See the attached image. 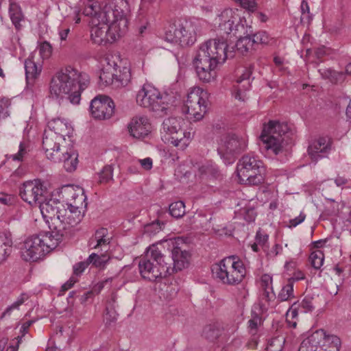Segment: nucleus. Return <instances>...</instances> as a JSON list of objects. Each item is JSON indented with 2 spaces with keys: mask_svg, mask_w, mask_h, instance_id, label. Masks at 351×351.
Masks as SVG:
<instances>
[{
  "mask_svg": "<svg viewBox=\"0 0 351 351\" xmlns=\"http://www.w3.org/2000/svg\"><path fill=\"white\" fill-rule=\"evenodd\" d=\"M233 58L234 47L230 50L223 38L206 41L201 45L193 60L197 77L203 82H211L216 77L217 66Z\"/></svg>",
  "mask_w": 351,
  "mask_h": 351,
  "instance_id": "nucleus-1",
  "label": "nucleus"
},
{
  "mask_svg": "<svg viewBox=\"0 0 351 351\" xmlns=\"http://www.w3.org/2000/svg\"><path fill=\"white\" fill-rule=\"evenodd\" d=\"M89 84V77L85 73L67 66L51 80L50 93L56 97L66 99L73 104H78L81 93Z\"/></svg>",
  "mask_w": 351,
  "mask_h": 351,
  "instance_id": "nucleus-2",
  "label": "nucleus"
},
{
  "mask_svg": "<svg viewBox=\"0 0 351 351\" xmlns=\"http://www.w3.org/2000/svg\"><path fill=\"white\" fill-rule=\"evenodd\" d=\"M130 12L127 0H104L98 5L91 4L86 6L83 14L93 16L111 25L112 31L126 32L128 30V16Z\"/></svg>",
  "mask_w": 351,
  "mask_h": 351,
  "instance_id": "nucleus-3",
  "label": "nucleus"
},
{
  "mask_svg": "<svg viewBox=\"0 0 351 351\" xmlns=\"http://www.w3.org/2000/svg\"><path fill=\"white\" fill-rule=\"evenodd\" d=\"M71 139L45 130L43 138V148L47 158L54 162H63L64 169L73 172L77 169L78 154L70 143Z\"/></svg>",
  "mask_w": 351,
  "mask_h": 351,
  "instance_id": "nucleus-4",
  "label": "nucleus"
},
{
  "mask_svg": "<svg viewBox=\"0 0 351 351\" xmlns=\"http://www.w3.org/2000/svg\"><path fill=\"white\" fill-rule=\"evenodd\" d=\"M60 243L59 239L49 232L32 235L21 245V257L25 261H36L56 249Z\"/></svg>",
  "mask_w": 351,
  "mask_h": 351,
  "instance_id": "nucleus-5",
  "label": "nucleus"
},
{
  "mask_svg": "<svg viewBox=\"0 0 351 351\" xmlns=\"http://www.w3.org/2000/svg\"><path fill=\"white\" fill-rule=\"evenodd\" d=\"M292 134L291 128L287 123L269 121L263 125L260 139L267 151L278 155L283 152Z\"/></svg>",
  "mask_w": 351,
  "mask_h": 351,
  "instance_id": "nucleus-6",
  "label": "nucleus"
},
{
  "mask_svg": "<svg viewBox=\"0 0 351 351\" xmlns=\"http://www.w3.org/2000/svg\"><path fill=\"white\" fill-rule=\"evenodd\" d=\"M166 257L158 248L150 246L138 262V269L141 276L149 281H156L169 274V266Z\"/></svg>",
  "mask_w": 351,
  "mask_h": 351,
  "instance_id": "nucleus-7",
  "label": "nucleus"
},
{
  "mask_svg": "<svg viewBox=\"0 0 351 351\" xmlns=\"http://www.w3.org/2000/svg\"><path fill=\"white\" fill-rule=\"evenodd\" d=\"M167 94H161L155 87L145 84L136 95L137 104L148 108L156 117H163L169 112L171 105Z\"/></svg>",
  "mask_w": 351,
  "mask_h": 351,
  "instance_id": "nucleus-8",
  "label": "nucleus"
},
{
  "mask_svg": "<svg viewBox=\"0 0 351 351\" xmlns=\"http://www.w3.org/2000/svg\"><path fill=\"white\" fill-rule=\"evenodd\" d=\"M212 271L216 278L228 285L240 283L246 274L242 261L234 256L224 258L219 263L214 265Z\"/></svg>",
  "mask_w": 351,
  "mask_h": 351,
  "instance_id": "nucleus-9",
  "label": "nucleus"
},
{
  "mask_svg": "<svg viewBox=\"0 0 351 351\" xmlns=\"http://www.w3.org/2000/svg\"><path fill=\"white\" fill-rule=\"evenodd\" d=\"M264 171L263 162L254 156L245 155L237 164V176L240 182L245 184L258 185L262 183Z\"/></svg>",
  "mask_w": 351,
  "mask_h": 351,
  "instance_id": "nucleus-10",
  "label": "nucleus"
},
{
  "mask_svg": "<svg viewBox=\"0 0 351 351\" xmlns=\"http://www.w3.org/2000/svg\"><path fill=\"white\" fill-rule=\"evenodd\" d=\"M184 123V120L180 117H169L165 119L162 123L163 141L184 149L189 144L191 133L183 130Z\"/></svg>",
  "mask_w": 351,
  "mask_h": 351,
  "instance_id": "nucleus-11",
  "label": "nucleus"
},
{
  "mask_svg": "<svg viewBox=\"0 0 351 351\" xmlns=\"http://www.w3.org/2000/svg\"><path fill=\"white\" fill-rule=\"evenodd\" d=\"M167 41L184 47L191 46L196 40L193 23L186 20H177L169 25L165 34Z\"/></svg>",
  "mask_w": 351,
  "mask_h": 351,
  "instance_id": "nucleus-12",
  "label": "nucleus"
},
{
  "mask_svg": "<svg viewBox=\"0 0 351 351\" xmlns=\"http://www.w3.org/2000/svg\"><path fill=\"white\" fill-rule=\"evenodd\" d=\"M208 100L206 91L199 87L191 88L184 104L188 118L194 121L201 120L207 111Z\"/></svg>",
  "mask_w": 351,
  "mask_h": 351,
  "instance_id": "nucleus-13",
  "label": "nucleus"
},
{
  "mask_svg": "<svg viewBox=\"0 0 351 351\" xmlns=\"http://www.w3.org/2000/svg\"><path fill=\"white\" fill-rule=\"evenodd\" d=\"M91 17L90 23L91 25L90 36L91 39L95 44L106 45V43H112L118 38L122 36L125 32H119L118 31H112L111 25L98 18L93 16Z\"/></svg>",
  "mask_w": 351,
  "mask_h": 351,
  "instance_id": "nucleus-14",
  "label": "nucleus"
},
{
  "mask_svg": "<svg viewBox=\"0 0 351 351\" xmlns=\"http://www.w3.org/2000/svg\"><path fill=\"white\" fill-rule=\"evenodd\" d=\"M60 213H59L60 221L61 228L55 229L54 235L60 242L62 238L66 236L71 228L77 225L82 219V216L81 214L82 208H75L72 206H65L62 204L60 208Z\"/></svg>",
  "mask_w": 351,
  "mask_h": 351,
  "instance_id": "nucleus-15",
  "label": "nucleus"
},
{
  "mask_svg": "<svg viewBox=\"0 0 351 351\" xmlns=\"http://www.w3.org/2000/svg\"><path fill=\"white\" fill-rule=\"evenodd\" d=\"M47 193V188L39 180L26 181L19 187L20 197L32 206H37L46 200Z\"/></svg>",
  "mask_w": 351,
  "mask_h": 351,
  "instance_id": "nucleus-16",
  "label": "nucleus"
},
{
  "mask_svg": "<svg viewBox=\"0 0 351 351\" xmlns=\"http://www.w3.org/2000/svg\"><path fill=\"white\" fill-rule=\"evenodd\" d=\"M219 27L217 31L220 34L217 38H223L227 43V38H224L223 34L227 36L231 32L236 34L244 30L243 20L232 9H226L219 15Z\"/></svg>",
  "mask_w": 351,
  "mask_h": 351,
  "instance_id": "nucleus-17",
  "label": "nucleus"
},
{
  "mask_svg": "<svg viewBox=\"0 0 351 351\" xmlns=\"http://www.w3.org/2000/svg\"><path fill=\"white\" fill-rule=\"evenodd\" d=\"M246 147L245 138L236 134H228L221 139L217 152L222 158L231 162L232 156L244 151Z\"/></svg>",
  "mask_w": 351,
  "mask_h": 351,
  "instance_id": "nucleus-18",
  "label": "nucleus"
},
{
  "mask_svg": "<svg viewBox=\"0 0 351 351\" xmlns=\"http://www.w3.org/2000/svg\"><path fill=\"white\" fill-rule=\"evenodd\" d=\"M62 203L54 199L42 201L37 206H39L40 213L43 217L48 223L49 228L51 230L49 232L54 234L55 229L60 228L59 213H60V208H62Z\"/></svg>",
  "mask_w": 351,
  "mask_h": 351,
  "instance_id": "nucleus-19",
  "label": "nucleus"
},
{
  "mask_svg": "<svg viewBox=\"0 0 351 351\" xmlns=\"http://www.w3.org/2000/svg\"><path fill=\"white\" fill-rule=\"evenodd\" d=\"M114 104L106 95H98L90 102V109L95 119H106L110 118L114 112Z\"/></svg>",
  "mask_w": 351,
  "mask_h": 351,
  "instance_id": "nucleus-20",
  "label": "nucleus"
},
{
  "mask_svg": "<svg viewBox=\"0 0 351 351\" xmlns=\"http://www.w3.org/2000/svg\"><path fill=\"white\" fill-rule=\"evenodd\" d=\"M178 245V241H171L170 245L172 247L171 258L170 259L169 257L167 261L169 266V275L175 271H181L189 265L190 253L186 250H182Z\"/></svg>",
  "mask_w": 351,
  "mask_h": 351,
  "instance_id": "nucleus-21",
  "label": "nucleus"
},
{
  "mask_svg": "<svg viewBox=\"0 0 351 351\" xmlns=\"http://www.w3.org/2000/svg\"><path fill=\"white\" fill-rule=\"evenodd\" d=\"M332 139L328 136H322L312 141L308 147V153L312 160L326 157L331 150Z\"/></svg>",
  "mask_w": 351,
  "mask_h": 351,
  "instance_id": "nucleus-22",
  "label": "nucleus"
},
{
  "mask_svg": "<svg viewBox=\"0 0 351 351\" xmlns=\"http://www.w3.org/2000/svg\"><path fill=\"white\" fill-rule=\"evenodd\" d=\"M66 202V206H72L75 208H82L86 200L84 189L78 186L65 185L60 192Z\"/></svg>",
  "mask_w": 351,
  "mask_h": 351,
  "instance_id": "nucleus-23",
  "label": "nucleus"
},
{
  "mask_svg": "<svg viewBox=\"0 0 351 351\" xmlns=\"http://www.w3.org/2000/svg\"><path fill=\"white\" fill-rule=\"evenodd\" d=\"M128 131L133 138L141 139L147 136L151 132V124L146 117H134L128 124Z\"/></svg>",
  "mask_w": 351,
  "mask_h": 351,
  "instance_id": "nucleus-24",
  "label": "nucleus"
},
{
  "mask_svg": "<svg viewBox=\"0 0 351 351\" xmlns=\"http://www.w3.org/2000/svg\"><path fill=\"white\" fill-rule=\"evenodd\" d=\"M112 237L108 229L101 228L97 230L88 241V246L91 249H100L101 252H107Z\"/></svg>",
  "mask_w": 351,
  "mask_h": 351,
  "instance_id": "nucleus-25",
  "label": "nucleus"
},
{
  "mask_svg": "<svg viewBox=\"0 0 351 351\" xmlns=\"http://www.w3.org/2000/svg\"><path fill=\"white\" fill-rule=\"evenodd\" d=\"M252 66L246 69L245 72L237 80V85L234 86L233 95L235 99L240 101H245L247 97L246 91L250 88V84L248 81L250 75H252Z\"/></svg>",
  "mask_w": 351,
  "mask_h": 351,
  "instance_id": "nucleus-26",
  "label": "nucleus"
},
{
  "mask_svg": "<svg viewBox=\"0 0 351 351\" xmlns=\"http://www.w3.org/2000/svg\"><path fill=\"white\" fill-rule=\"evenodd\" d=\"M47 129L46 131H51L55 134H58L64 138L67 136L70 138L73 129L70 123L64 119L60 118L53 119L48 122Z\"/></svg>",
  "mask_w": 351,
  "mask_h": 351,
  "instance_id": "nucleus-27",
  "label": "nucleus"
},
{
  "mask_svg": "<svg viewBox=\"0 0 351 351\" xmlns=\"http://www.w3.org/2000/svg\"><path fill=\"white\" fill-rule=\"evenodd\" d=\"M315 332H322V339L319 341L320 351H339L341 345L340 339L335 335H326L324 330H318Z\"/></svg>",
  "mask_w": 351,
  "mask_h": 351,
  "instance_id": "nucleus-28",
  "label": "nucleus"
},
{
  "mask_svg": "<svg viewBox=\"0 0 351 351\" xmlns=\"http://www.w3.org/2000/svg\"><path fill=\"white\" fill-rule=\"evenodd\" d=\"M322 338V332H313L302 341L298 351H320L319 342Z\"/></svg>",
  "mask_w": 351,
  "mask_h": 351,
  "instance_id": "nucleus-29",
  "label": "nucleus"
},
{
  "mask_svg": "<svg viewBox=\"0 0 351 351\" xmlns=\"http://www.w3.org/2000/svg\"><path fill=\"white\" fill-rule=\"evenodd\" d=\"M12 239L8 232H0V264L4 262L12 250Z\"/></svg>",
  "mask_w": 351,
  "mask_h": 351,
  "instance_id": "nucleus-30",
  "label": "nucleus"
},
{
  "mask_svg": "<svg viewBox=\"0 0 351 351\" xmlns=\"http://www.w3.org/2000/svg\"><path fill=\"white\" fill-rule=\"evenodd\" d=\"M227 45L230 50H232L234 47V56L235 55V48L237 51L242 55H245L256 49L254 43H252L251 36L250 35L239 38L237 43L233 46H230L228 43Z\"/></svg>",
  "mask_w": 351,
  "mask_h": 351,
  "instance_id": "nucleus-31",
  "label": "nucleus"
},
{
  "mask_svg": "<svg viewBox=\"0 0 351 351\" xmlns=\"http://www.w3.org/2000/svg\"><path fill=\"white\" fill-rule=\"evenodd\" d=\"M25 69L27 84L33 83L42 71V66L37 64L33 60V56L29 57L25 61Z\"/></svg>",
  "mask_w": 351,
  "mask_h": 351,
  "instance_id": "nucleus-32",
  "label": "nucleus"
},
{
  "mask_svg": "<svg viewBox=\"0 0 351 351\" xmlns=\"http://www.w3.org/2000/svg\"><path fill=\"white\" fill-rule=\"evenodd\" d=\"M9 16L11 21L16 30L21 29L22 22L25 21V16L22 12L21 6L14 2H11L9 6Z\"/></svg>",
  "mask_w": 351,
  "mask_h": 351,
  "instance_id": "nucleus-33",
  "label": "nucleus"
},
{
  "mask_svg": "<svg viewBox=\"0 0 351 351\" xmlns=\"http://www.w3.org/2000/svg\"><path fill=\"white\" fill-rule=\"evenodd\" d=\"M198 176L202 178L217 179L220 177V172L216 165L210 162L198 165Z\"/></svg>",
  "mask_w": 351,
  "mask_h": 351,
  "instance_id": "nucleus-34",
  "label": "nucleus"
},
{
  "mask_svg": "<svg viewBox=\"0 0 351 351\" xmlns=\"http://www.w3.org/2000/svg\"><path fill=\"white\" fill-rule=\"evenodd\" d=\"M221 326L218 322L206 325L202 330V336L210 341H215L221 334Z\"/></svg>",
  "mask_w": 351,
  "mask_h": 351,
  "instance_id": "nucleus-35",
  "label": "nucleus"
},
{
  "mask_svg": "<svg viewBox=\"0 0 351 351\" xmlns=\"http://www.w3.org/2000/svg\"><path fill=\"white\" fill-rule=\"evenodd\" d=\"M319 72L322 77L328 79L334 84L342 82L345 79V74L343 72H337L331 69H320Z\"/></svg>",
  "mask_w": 351,
  "mask_h": 351,
  "instance_id": "nucleus-36",
  "label": "nucleus"
},
{
  "mask_svg": "<svg viewBox=\"0 0 351 351\" xmlns=\"http://www.w3.org/2000/svg\"><path fill=\"white\" fill-rule=\"evenodd\" d=\"M110 259V256L104 252L100 254L92 253L89 255L88 261L95 267L104 268Z\"/></svg>",
  "mask_w": 351,
  "mask_h": 351,
  "instance_id": "nucleus-37",
  "label": "nucleus"
},
{
  "mask_svg": "<svg viewBox=\"0 0 351 351\" xmlns=\"http://www.w3.org/2000/svg\"><path fill=\"white\" fill-rule=\"evenodd\" d=\"M119 74H115V86L125 87L129 84L131 81V73L129 67L123 66L119 71Z\"/></svg>",
  "mask_w": 351,
  "mask_h": 351,
  "instance_id": "nucleus-38",
  "label": "nucleus"
},
{
  "mask_svg": "<svg viewBox=\"0 0 351 351\" xmlns=\"http://www.w3.org/2000/svg\"><path fill=\"white\" fill-rule=\"evenodd\" d=\"M285 343V337L283 335L274 336L268 341L267 351H282Z\"/></svg>",
  "mask_w": 351,
  "mask_h": 351,
  "instance_id": "nucleus-39",
  "label": "nucleus"
},
{
  "mask_svg": "<svg viewBox=\"0 0 351 351\" xmlns=\"http://www.w3.org/2000/svg\"><path fill=\"white\" fill-rule=\"evenodd\" d=\"M171 215L175 218H180L185 214V205L182 201L171 203L169 206Z\"/></svg>",
  "mask_w": 351,
  "mask_h": 351,
  "instance_id": "nucleus-40",
  "label": "nucleus"
},
{
  "mask_svg": "<svg viewBox=\"0 0 351 351\" xmlns=\"http://www.w3.org/2000/svg\"><path fill=\"white\" fill-rule=\"evenodd\" d=\"M293 297V279H289L288 282L281 289L278 295V299L280 301H287Z\"/></svg>",
  "mask_w": 351,
  "mask_h": 351,
  "instance_id": "nucleus-41",
  "label": "nucleus"
},
{
  "mask_svg": "<svg viewBox=\"0 0 351 351\" xmlns=\"http://www.w3.org/2000/svg\"><path fill=\"white\" fill-rule=\"evenodd\" d=\"M309 261L313 268L315 269H320L324 261V253L321 250L313 252L310 254Z\"/></svg>",
  "mask_w": 351,
  "mask_h": 351,
  "instance_id": "nucleus-42",
  "label": "nucleus"
},
{
  "mask_svg": "<svg viewBox=\"0 0 351 351\" xmlns=\"http://www.w3.org/2000/svg\"><path fill=\"white\" fill-rule=\"evenodd\" d=\"M115 73L112 71H109L108 68H105L102 69L100 73L99 80L100 82L104 86H108L110 84H114L115 86Z\"/></svg>",
  "mask_w": 351,
  "mask_h": 351,
  "instance_id": "nucleus-43",
  "label": "nucleus"
},
{
  "mask_svg": "<svg viewBox=\"0 0 351 351\" xmlns=\"http://www.w3.org/2000/svg\"><path fill=\"white\" fill-rule=\"evenodd\" d=\"M251 38L252 39V43H254L255 47L260 44L267 45L269 43L270 40L269 35L267 34V32L264 31L258 32L252 35Z\"/></svg>",
  "mask_w": 351,
  "mask_h": 351,
  "instance_id": "nucleus-44",
  "label": "nucleus"
},
{
  "mask_svg": "<svg viewBox=\"0 0 351 351\" xmlns=\"http://www.w3.org/2000/svg\"><path fill=\"white\" fill-rule=\"evenodd\" d=\"M29 298L28 295L25 293H23L20 297L14 302L12 305L8 306L5 311L2 313L1 318H3L6 315H10L11 312L14 309H17L21 304L24 303L25 300Z\"/></svg>",
  "mask_w": 351,
  "mask_h": 351,
  "instance_id": "nucleus-45",
  "label": "nucleus"
},
{
  "mask_svg": "<svg viewBox=\"0 0 351 351\" xmlns=\"http://www.w3.org/2000/svg\"><path fill=\"white\" fill-rule=\"evenodd\" d=\"M112 167L110 165L105 166L99 173V182L101 183H106L112 180Z\"/></svg>",
  "mask_w": 351,
  "mask_h": 351,
  "instance_id": "nucleus-46",
  "label": "nucleus"
},
{
  "mask_svg": "<svg viewBox=\"0 0 351 351\" xmlns=\"http://www.w3.org/2000/svg\"><path fill=\"white\" fill-rule=\"evenodd\" d=\"M239 215H242L246 221L251 222L255 219L256 212L252 207H245L239 210Z\"/></svg>",
  "mask_w": 351,
  "mask_h": 351,
  "instance_id": "nucleus-47",
  "label": "nucleus"
},
{
  "mask_svg": "<svg viewBox=\"0 0 351 351\" xmlns=\"http://www.w3.org/2000/svg\"><path fill=\"white\" fill-rule=\"evenodd\" d=\"M117 308H113L112 306H106L105 319L107 324H110L117 319L119 314L117 312Z\"/></svg>",
  "mask_w": 351,
  "mask_h": 351,
  "instance_id": "nucleus-48",
  "label": "nucleus"
},
{
  "mask_svg": "<svg viewBox=\"0 0 351 351\" xmlns=\"http://www.w3.org/2000/svg\"><path fill=\"white\" fill-rule=\"evenodd\" d=\"M39 52L43 59H47L51 55L52 47L48 42L45 41L40 44Z\"/></svg>",
  "mask_w": 351,
  "mask_h": 351,
  "instance_id": "nucleus-49",
  "label": "nucleus"
},
{
  "mask_svg": "<svg viewBox=\"0 0 351 351\" xmlns=\"http://www.w3.org/2000/svg\"><path fill=\"white\" fill-rule=\"evenodd\" d=\"M267 240L268 235L266 234H263L261 230H258L256 232V242L259 245L260 247L263 248V250L266 252L268 250L267 245Z\"/></svg>",
  "mask_w": 351,
  "mask_h": 351,
  "instance_id": "nucleus-50",
  "label": "nucleus"
},
{
  "mask_svg": "<svg viewBox=\"0 0 351 351\" xmlns=\"http://www.w3.org/2000/svg\"><path fill=\"white\" fill-rule=\"evenodd\" d=\"M235 1L239 3L241 8L250 12H254L257 7L255 0H235Z\"/></svg>",
  "mask_w": 351,
  "mask_h": 351,
  "instance_id": "nucleus-51",
  "label": "nucleus"
},
{
  "mask_svg": "<svg viewBox=\"0 0 351 351\" xmlns=\"http://www.w3.org/2000/svg\"><path fill=\"white\" fill-rule=\"evenodd\" d=\"M276 298L275 293L273 291V289H263V293L261 295V302L265 305L269 304L270 301L274 300Z\"/></svg>",
  "mask_w": 351,
  "mask_h": 351,
  "instance_id": "nucleus-52",
  "label": "nucleus"
},
{
  "mask_svg": "<svg viewBox=\"0 0 351 351\" xmlns=\"http://www.w3.org/2000/svg\"><path fill=\"white\" fill-rule=\"evenodd\" d=\"M27 153L28 150L27 145L21 143L19 145V152L16 154L12 155V157L14 160L22 161Z\"/></svg>",
  "mask_w": 351,
  "mask_h": 351,
  "instance_id": "nucleus-53",
  "label": "nucleus"
},
{
  "mask_svg": "<svg viewBox=\"0 0 351 351\" xmlns=\"http://www.w3.org/2000/svg\"><path fill=\"white\" fill-rule=\"evenodd\" d=\"M248 291L245 287H242L239 289L236 293V300L238 303L241 305H243L245 301L247 300L248 297Z\"/></svg>",
  "mask_w": 351,
  "mask_h": 351,
  "instance_id": "nucleus-54",
  "label": "nucleus"
},
{
  "mask_svg": "<svg viewBox=\"0 0 351 351\" xmlns=\"http://www.w3.org/2000/svg\"><path fill=\"white\" fill-rule=\"evenodd\" d=\"M11 101L8 98H3L0 100V117H7L8 115V108L10 106Z\"/></svg>",
  "mask_w": 351,
  "mask_h": 351,
  "instance_id": "nucleus-55",
  "label": "nucleus"
},
{
  "mask_svg": "<svg viewBox=\"0 0 351 351\" xmlns=\"http://www.w3.org/2000/svg\"><path fill=\"white\" fill-rule=\"evenodd\" d=\"M328 203L330 204V207L328 208V215H336L339 211V204L335 199L328 198L326 199Z\"/></svg>",
  "mask_w": 351,
  "mask_h": 351,
  "instance_id": "nucleus-56",
  "label": "nucleus"
},
{
  "mask_svg": "<svg viewBox=\"0 0 351 351\" xmlns=\"http://www.w3.org/2000/svg\"><path fill=\"white\" fill-rule=\"evenodd\" d=\"M272 278L268 274H264L261 278V286L262 289H271L272 288Z\"/></svg>",
  "mask_w": 351,
  "mask_h": 351,
  "instance_id": "nucleus-57",
  "label": "nucleus"
},
{
  "mask_svg": "<svg viewBox=\"0 0 351 351\" xmlns=\"http://www.w3.org/2000/svg\"><path fill=\"white\" fill-rule=\"evenodd\" d=\"M300 306L305 312L312 311L314 309L313 298L310 297H305L302 301Z\"/></svg>",
  "mask_w": 351,
  "mask_h": 351,
  "instance_id": "nucleus-58",
  "label": "nucleus"
},
{
  "mask_svg": "<svg viewBox=\"0 0 351 351\" xmlns=\"http://www.w3.org/2000/svg\"><path fill=\"white\" fill-rule=\"evenodd\" d=\"M163 223H160L158 221L152 222L150 224H148L145 226L146 232L151 233H156L162 230V226Z\"/></svg>",
  "mask_w": 351,
  "mask_h": 351,
  "instance_id": "nucleus-59",
  "label": "nucleus"
},
{
  "mask_svg": "<svg viewBox=\"0 0 351 351\" xmlns=\"http://www.w3.org/2000/svg\"><path fill=\"white\" fill-rule=\"evenodd\" d=\"M89 265L90 264L88 259L86 261H82L76 263L75 265H73L74 274L77 276L81 274Z\"/></svg>",
  "mask_w": 351,
  "mask_h": 351,
  "instance_id": "nucleus-60",
  "label": "nucleus"
},
{
  "mask_svg": "<svg viewBox=\"0 0 351 351\" xmlns=\"http://www.w3.org/2000/svg\"><path fill=\"white\" fill-rule=\"evenodd\" d=\"M306 219V215L303 213H301L299 216L296 217L294 219H290L289 221L288 227L289 228H294L298 225L302 223Z\"/></svg>",
  "mask_w": 351,
  "mask_h": 351,
  "instance_id": "nucleus-61",
  "label": "nucleus"
},
{
  "mask_svg": "<svg viewBox=\"0 0 351 351\" xmlns=\"http://www.w3.org/2000/svg\"><path fill=\"white\" fill-rule=\"evenodd\" d=\"M14 202V196L6 193H0V203L4 205L12 204Z\"/></svg>",
  "mask_w": 351,
  "mask_h": 351,
  "instance_id": "nucleus-62",
  "label": "nucleus"
},
{
  "mask_svg": "<svg viewBox=\"0 0 351 351\" xmlns=\"http://www.w3.org/2000/svg\"><path fill=\"white\" fill-rule=\"evenodd\" d=\"M281 250L282 247L280 245L275 244L270 250H269L268 249L267 251H266V252L267 256L270 257H275L279 254Z\"/></svg>",
  "mask_w": 351,
  "mask_h": 351,
  "instance_id": "nucleus-63",
  "label": "nucleus"
},
{
  "mask_svg": "<svg viewBox=\"0 0 351 351\" xmlns=\"http://www.w3.org/2000/svg\"><path fill=\"white\" fill-rule=\"evenodd\" d=\"M118 295L117 293H112L106 306H112L113 308H118Z\"/></svg>",
  "mask_w": 351,
  "mask_h": 351,
  "instance_id": "nucleus-64",
  "label": "nucleus"
}]
</instances>
